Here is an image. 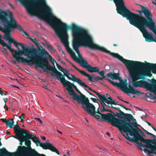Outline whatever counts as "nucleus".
Returning a JSON list of instances; mask_svg holds the SVG:
<instances>
[{
  "label": "nucleus",
  "mask_w": 156,
  "mask_h": 156,
  "mask_svg": "<svg viewBox=\"0 0 156 156\" xmlns=\"http://www.w3.org/2000/svg\"><path fill=\"white\" fill-rule=\"evenodd\" d=\"M61 70L63 72L64 75L66 76L69 73L67 71L64 69L63 70Z\"/></svg>",
  "instance_id": "b1692460"
},
{
  "label": "nucleus",
  "mask_w": 156,
  "mask_h": 156,
  "mask_svg": "<svg viewBox=\"0 0 156 156\" xmlns=\"http://www.w3.org/2000/svg\"><path fill=\"white\" fill-rule=\"evenodd\" d=\"M25 115V114H23L20 117V119L21 120V121H23L24 119V115Z\"/></svg>",
  "instance_id": "bb28decb"
},
{
  "label": "nucleus",
  "mask_w": 156,
  "mask_h": 156,
  "mask_svg": "<svg viewBox=\"0 0 156 156\" xmlns=\"http://www.w3.org/2000/svg\"><path fill=\"white\" fill-rule=\"evenodd\" d=\"M72 66L75 69L78 70V71L82 75L86 76L88 74L86 73L85 71L78 69L77 67L73 64H72Z\"/></svg>",
  "instance_id": "f3484780"
},
{
  "label": "nucleus",
  "mask_w": 156,
  "mask_h": 156,
  "mask_svg": "<svg viewBox=\"0 0 156 156\" xmlns=\"http://www.w3.org/2000/svg\"><path fill=\"white\" fill-rule=\"evenodd\" d=\"M153 82L155 83L156 84H153V86L147 90L153 93L154 94V95L152 94H147V97L146 100L147 101L152 102H155V99H156V80H154Z\"/></svg>",
  "instance_id": "6e6552de"
},
{
  "label": "nucleus",
  "mask_w": 156,
  "mask_h": 156,
  "mask_svg": "<svg viewBox=\"0 0 156 156\" xmlns=\"http://www.w3.org/2000/svg\"><path fill=\"white\" fill-rule=\"evenodd\" d=\"M91 99L94 102L96 100V99H95V98H91Z\"/></svg>",
  "instance_id": "72a5a7b5"
},
{
  "label": "nucleus",
  "mask_w": 156,
  "mask_h": 156,
  "mask_svg": "<svg viewBox=\"0 0 156 156\" xmlns=\"http://www.w3.org/2000/svg\"><path fill=\"white\" fill-rule=\"evenodd\" d=\"M57 131H58V133H60L61 134H62V132H61V131H59L58 130H57Z\"/></svg>",
  "instance_id": "ea45409f"
},
{
  "label": "nucleus",
  "mask_w": 156,
  "mask_h": 156,
  "mask_svg": "<svg viewBox=\"0 0 156 156\" xmlns=\"http://www.w3.org/2000/svg\"><path fill=\"white\" fill-rule=\"evenodd\" d=\"M148 125H149L150 126H151V124H150V123H148Z\"/></svg>",
  "instance_id": "6e6d98bb"
},
{
  "label": "nucleus",
  "mask_w": 156,
  "mask_h": 156,
  "mask_svg": "<svg viewBox=\"0 0 156 156\" xmlns=\"http://www.w3.org/2000/svg\"><path fill=\"white\" fill-rule=\"evenodd\" d=\"M24 141H25V145L28 147L31 148V141L30 140H25Z\"/></svg>",
  "instance_id": "6ab92c4d"
},
{
  "label": "nucleus",
  "mask_w": 156,
  "mask_h": 156,
  "mask_svg": "<svg viewBox=\"0 0 156 156\" xmlns=\"http://www.w3.org/2000/svg\"><path fill=\"white\" fill-rule=\"evenodd\" d=\"M35 119L39 123H40L41 124H42L43 123V122L39 118H35Z\"/></svg>",
  "instance_id": "a878e982"
},
{
  "label": "nucleus",
  "mask_w": 156,
  "mask_h": 156,
  "mask_svg": "<svg viewBox=\"0 0 156 156\" xmlns=\"http://www.w3.org/2000/svg\"><path fill=\"white\" fill-rule=\"evenodd\" d=\"M156 1V0H155Z\"/></svg>",
  "instance_id": "bf43d9fd"
},
{
  "label": "nucleus",
  "mask_w": 156,
  "mask_h": 156,
  "mask_svg": "<svg viewBox=\"0 0 156 156\" xmlns=\"http://www.w3.org/2000/svg\"><path fill=\"white\" fill-rule=\"evenodd\" d=\"M117 12L129 20L130 23L137 27L147 42H156V29L152 14L145 7L140 5V15L131 12L124 5L123 0H114Z\"/></svg>",
  "instance_id": "7ed1b4c3"
},
{
  "label": "nucleus",
  "mask_w": 156,
  "mask_h": 156,
  "mask_svg": "<svg viewBox=\"0 0 156 156\" xmlns=\"http://www.w3.org/2000/svg\"><path fill=\"white\" fill-rule=\"evenodd\" d=\"M102 79L99 77L98 76H96L94 77L95 81L96 80H102Z\"/></svg>",
  "instance_id": "cd10ccee"
},
{
  "label": "nucleus",
  "mask_w": 156,
  "mask_h": 156,
  "mask_svg": "<svg viewBox=\"0 0 156 156\" xmlns=\"http://www.w3.org/2000/svg\"><path fill=\"white\" fill-rule=\"evenodd\" d=\"M67 154H68V155H70V154H69V152H67Z\"/></svg>",
  "instance_id": "c03bdc74"
},
{
  "label": "nucleus",
  "mask_w": 156,
  "mask_h": 156,
  "mask_svg": "<svg viewBox=\"0 0 156 156\" xmlns=\"http://www.w3.org/2000/svg\"><path fill=\"white\" fill-rule=\"evenodd\" d=\"M147 134H148V135H153V134H152V133H149V132H148L147 133Z\"/></svg>",
  "instance_id": "4c0bfd02"
},
{
  "label": "nucleus",
  "mask_w": 156,
  "mask_h": 156,
  "mask_svg": "<svg viewBox=\"0 0 156 156\" xmlns=\"http://www.w3.org/2000/svg\"><path fill=\"white\" fill-rule=\"evenodd\" d=\"M97 94L100 101L101 105L107 106V107L115 108L112 106V105L115 104V102L112 100L111 97H109L107 98L105 96L98 93Z\"/></svg>",
  "instance_id": "423d86ee"
},
{
  "label": "nucleus",
  "mask_w": 156,
  "mask_h": 156,
  "mask_svg": "<svg viewBox=\"0 0 156 156\" xmlns=\"http://www.w3.org/2000/svg\"><path fill=\"white\" fill-rule=\"evenodd\" d=\"M51 62L55 68V69H54L52 71L53 73L56 76L57 79L60 80L61 83V81H62L63 78H64L65 80H65V78L62 75V74L60 72L57 71L55 68L54 62L51 61Z\"/></svg>",
  "instance_id": "f8f14e48"
},
{
  "label": "nucleus",
  "mask_w": 156,
  "mask_h": 156,
  "mask_svg": "<svg viewBox=\"0 0 156 156\" xmlns=\"http://www.w3.org/2000/svg\"><path fill=\"white\" fill-rule=\"evenodd\" d=\"M124 101V102L126 103L127 104H130L129 103L127 102V101Z\"/></svg>",
  "instance_id": "a19ab883"
},
{
  "label": "nucleus",
  "mask_w": 156,
  "mask_h": 156,
  "mask_svg": "<svg viewBox=\"0 0 156 156\" xmlns=\"http://www.w3.org/2000/svg\"><path fill=\"white\" fill-rule=\"evenodd\" d=\"M9 132H7V134H9Z\"/></svg>",
  "instance_id": "603ef678"
},
{
  "label": "nucleus",
  "mask_w": 156,
  "mask_h": 156,
  "mask_svg": "<svg viewBox=\"0 0 156 156\" xmlns=\"http://www.w3.org/2000/svg\"><path fill=\"white\" fill-rule=\"evenodd\" d=\"M2 91V89L1 88H0V91Z\"/></svg>",
  "instance_id": "3c124183"
},
{
  "label": "nucleus",
  "mask_w": 156,
  "mask_h": 156,
  "mask_svg": "<svg viewBox=\"0 0 156 156\" xmlns=\"http://www.w3.org/2000/svg\"><path fill=\"white\" fill-rule=\"evenodd\" d=\"M2 144L1 143V142H0V146H1L2 145Z\"/></svg>",
  "instance_id": "49530a36"
},
{
  "label": "nucleus",
  "mask_w": 156,
  "mask_h": 156,
  "mask_svg": "<svg viewBox=\"0 0 156 156\" xmlns=\"http://www.w3.org/2000/svg\"><path fill=\"white\" fill-rule=\"evenodd\" d=\"M133 85H129V87L131 90H129L128 88H126V90L127 92L136 94H140V92L134 89V87H141L145 88L147 90L149 88L151 87L153 85L148 83L145 81L141 80L139 81L133 83Z\"/></svg>",
  "instance_id": "39448f33"
},
{
  "label": "nucleus",
  "mask_w": 156,
  "mask_h": 156,
  "mask_svg": "<svg viewBox=\"0 0 156 156\" xmlns=\"http://www.w3.org/2000/svg\"><path fill=\"white\" fill-rule=\"evenodd\" d=\"M106 134L108 136H110V134L108 132H107L106 133Z\"/></svg>",
  "instance_id": "58836bf2"
},
{
  "label": "nucleus",
  "mask_w": 156,
  "mask_h": 156,
  "mask_svg": "<svg viewBox=\"0 0 156 156\" xmlns=\"http://www.w3.org/2000/svg\"><path fill=\"white\" fill-rule=\"evenodd\" d=\"M68 78L69 80H72L77 83L78 84L83 87L85 89L90 90V88L82 80L78 79L73 75L68 73L66 76Z\"/></svg>",
  "instance_id": "9b49d317"
},
{
  "label": "nucleus",
  "mask_w": 156,
  "mask_h": 156,
  "mask_svg": "<svg viewBox=\"0 0 156 156\" xmlns=\"http://www.w3.org/2000/svg\"><path fill=\"white\" fill-rule=\"evenodd\" d=\"M48 48L51 51H55V50L53 48L51 45L48 44L47 45Z\"/></svg>",
  "instance_id": "412c9836"
},
{
  "label": "nucleus",
  "mask_w": 156,
  "mask_h": 156,
  "mask_svg": "<svg viewBox=\"0 0 156 156\" xmlns=\"http://www.w3.org/2000/svg\"><path fill=\"white\" fill-rule=\"evenodd\" d=\"M126 118L129 121L131 120V119H134L133 116L131 114H126Z\"/></svg>",
  "instance_id": "4be33fe9"
},
{
  "label": "nucleus",
  "mask_w": 156,
  "mask_h": 156,
  "mask_svg": "<svg viewBox=\"0 0 156 156\" xmlns=\"http://www.w3.org/2000/svg\"><path fill=\"white\" fill-rule=\"evenodd\" d=\"M86 76L88 78V79L90 81L93 82L95 81L94 77L93 76H91L88 74Z\"/></svg>",
  "instance_id": "a211bd4d"
},
{
  "label": "nucleus",
  "mask_w": 156,
  "mask_h": 156,
  "mask_svg": "<svg viewBox=\"0 0 156 156\" xmlns=\"http://www.w3.org/2000/svg\"><path fill=\"white\" fill-rule=\"evenodd\" d=\"M125 108L126 110H129V109L126 108Z\"/></svg>",
  "instance_id": "de8ad7c7"
},
{
  "label": "nucleus",
  "mask_w": 156,
  "mask_h": 156,
  "mask_svg": "<svg viewBox=\"0 0 156 156\" xmlns=\"http://www.w3.org/2000/svg\"><path fill=\"white\" fill-rule=\"evenodd\" d=\"M3 38L6 41H9V42H12L15 41L14 39L12 37L10 33L5 34L3 37Z\"/></svg>",
  "instance_id": "ddd939ff"
},
{
  "label": "nucleus",
  "mask_w": 156,
  "mask_h": 156,
  "mask_svg": "<svg viewBox=\"0 0 156 156\" xmlns=\"http://www.w3.org/2000/svg\"><path fill=\"white\" fill-rule=\"evenodd\" d=\"M1 120L3 122H5L6 124V122L7 121V120H6L5 119H2Z\"/></svg>",
  "instance_id": "c756f323"
},
{
  "label": "nucleus",
  "mask_w": 156,
  "mask_h": 156,
  "mask_svg": "<svg viewBox=\"0 0 156 156\" xmlns=\"http://www.w3.org/2000/svg\"><path fill=\"white\" fill-rule=\"evenodd\" d=\"M42 50L44 51V53H45L48 56V57L49 58L51 59V56L49 55L47 51H46L44 49H43Z\"/></svg>",
  "instance_id": "5701e85b"
},
{
  "label": "nucleus",
  "mask_w": 156,
  "mask_h": 156,
  "mask_svg": "<svg viewBox=\"0 0 156 156\" xmlns=\"http://www.w3.org/2000/svg\"><path fill=\"white\" fill-rule=\"evenodd\" d=\"M23 133H20L18 136L17 139L22 141H24L27 139H32L34 137V135L29 133L27 131L23 130Z\"/></svg>",
  "instance_id": "9d476101"
},
{
  "label": "nucleus",
  "mask_w": 156,
  "mask_h": 156,
  "mask_svg": "<svg viewBox=\"0 0 156 156\" xmlns=\"http://www.w3.org/2000/svg\"><path fill=\"white\" fill-rule=\"evenodd\" d=\"M107 106L101 105V108L100 110L101 112H107L108 110L105 108H107Z\"/></svg>",
  "instance_id": "aec40b11"
},
{
  "label": "nucleus",
  "mask_w": 156,
  "mask_h": 156,
  "mask_svg": "<svg viewBox=\"0 0 156 156\" xmlns=\"http://www.w3.org/2000/svg\"><path fill=\"white\" fill-rule=\"evenodd\" d=\"M107 76L108 77H110L112 80H118L119 81V85L120 86H123L125 87V90L127 92L126 90V88H128L127 86V80H123L120 77L119 74L118 73H110L107 75Z\"/></svg>",
  "instance_id": "1a4fd4ad"
},
{
  "label": "nucleus",
  "mask_w": 156,
  "mask_h": 156,
  "mask_svg": "<svg viewBox=\"0 0 156 156\" xmlns=\"http://www.w3.org/2000/svg\"><path fill=\"white\" fill-rule=\"evenodd\" d=\"M33 141L37 143L38 142L40 144V146L44 149H49L52 152H55L58 154L59 155V153L58 150L54 147V145L50 143H41L38 139L34 136L31 139Z\"/></svg>",
  "instance_id": "0eeeda50"
},
{
  "label": "nucleus",
  "mask_w": 156,
  "mask_h": 156,
  "mask_svg": "<svg viewBox=\"0 0 156 156\" xmlns=\"http://www.w3.org/2000/svg\"><path fill=\"white\" fill-rule=\"evenodd\" d=\"M20 141V144L21 145H22V143L23 142V141H20V140H19Z\"/></svg>",
  "instance_id": "79ce46f5"
},
{
  "label": "nucleus",
  "mask_w": 156,
  "mask_h": 156,
  "mask_svg": "<svg viewBox=\"0 0 156 156\" xmlns=\"http://www.w3.org/2000/svg\"><path fill=\"white\" fill-rule=\"evenodd\" d=\"M138 130H139V131H140V132H143V131H142V130H140V129H139Z\"/></svg>",
  "instance_id": "a18cd8bd"
},
{
  "label": "nucleus",
  "mask_w": 156,
  "mask_h": 156,
  "mask_svg": "<svg viewBox=\"0 0 156 156\" xmlns=\"http://www.w3.org/2000/svg\"><path fill=\"white\" fill-rule=\"evenodd\" d=\"M86 121H87V122H88V121H87V119L86 120Z\"/></svg>",
  "instance_id": "4d7b16f0"
},
{
  "label": "nucleus",
  "mask_w": 156,
  "mask_h": 156,
  "mask_svg": "<svg viewBox=\"0 0 156 156\" xmlns=\"http://www.w3.org/2000/svg\"><path fill=\"white\" fill-rule=\"evenodd\" d=\"M2 92V91H0V94H1V93H2L1 92Z\"/></svg>",
  "instance_id": "09e8293b"
},
{
  "label": "nucleus",
  "mask_w": 156,
  "mask_h": 156,
  "mask_svg": "<svg viewBox=\"0 0 156 156\" xmlns=\"http://www.w3.org/2000/svg\"><path fill=\"white\" fill-rule=\"evenodd\" d=\"M153 129L156 132V129L154 127L151 126Z\"/></svg>",
  "instance_id": "e433bc0d"
},
{
  "label": "nucleus",
  "mask_w": 156,
  "mask_h": 156,
  "mask_svg": "<svg viewBox=\"0 0 156 156\" xmlns=\"http://www.w3.org/2000/svg\"><path fill=\"white\" fill-rule=\"evenodd\" d=\"M109 81L111 84H112L113 85H114V86L116 85V83L115 82H113V81H112V80H109Z\"/></svg>",
  "instance_id": "c85d7f7f"
},
{
  "label": "nucleus",
  "mask_w": 156,
  "mask_h": 156,
  "mask_svg": "<svg viewBox=\"0 0 156 156\" xmlns=\"http://www.w3.org/2000/svg\"><path fill=\"white\" fill-rule=\"evenodd\" d=\"M12 62L13 64H15V65H16V62L15 61H14V60H13V61H12Z\"/></svg>",
  "instance_id": "473e14b6"
},
{
  "label": "nucleus",
  "mask_w": 156,
  "mask_h": 156,
  "mask_svg": "<svg viewBox=\"0 0 156 156\" xmlns=\"http://www.w3.org/2000/svg\"><path fill=\"white\" fill-rule=\"evenodd\" d=\"M12 86L14 87H16L17 88H19V87L18 86H15V85H11Z\"/></svg>",
  "instance_id": "f704fd0d"
},
{
  "label": "nucleus",
  "mask_w": 156,
  "mask_h": 156,
  "mask_svg": "<svg viewBox=\"0 0 156 156\" xmlns=\"http://www.w3.org/2000/svg\"><path fill=\"white\" fill-rule=\"evenodd\" d=\"M56 64H57V67L58 68V69L62 71V70H63V69H64L61 66H59V65H58V64H57V63H56Z\"/></svg>",
  "instance_id": "393cba45"
},
{
  "label": "nucleus",
  "mask_w": 156,
  "mask_h": 156,
  "mask_svg": "<svg viewBox=\"0 0 156 156\" xmlns=\"http://www.w3.org/2000/svg\"><path fill=\"white\" fill-rule=\"evenodd\" d=\"M41 19L44 20L52 27L71 57L74 61L79 63L81 66L86 69L89 72L98 73L103 77H105L104 70L99 72V69L98 67H92L83 59L79 50V48L81 46L109 53L113 57L118 59L123 62L119 59V56L121 57V56L117 53H111L105 48L94 43L92 37L86 30L73 23L72 27L73 38V46L79 57L81 59L80 60L69 46L68 35L67 33L68 26L66 24L62 22L60 19L57 18L52 12H41Z\"/></svg>",
  "instance_id": "f257e3e1"
},
{
  "label": "nucleus",
  "mask_w": 156,
  "mask_h": 156,
  "mask_svg": "<svg viewBox=\"0 0 156 156\" xmlns=\"http://www.w3.org/2000/svg\"><path fill=\"white\" fill-rule=\"evenodd\" d=\"M144 114H145V115H143L144 116H146V114L145 113H144Z\"/></svg>",
  "instance_id": "8fccbe9b"
},
{
  "label": "nucleus",
  "mask_w": 156,
  "mask_h": 156,
  "mask_svg": "<svg viewBox=\"0 0 156 156\" xmlns=\"http://www.w3.org/2000/svg\"><path fill=\"white\" fill-rule=\"evenodd\" d=\"M8 153H9V152L5 148H3L2 149H0V155L4 156V154Z\"/></svg>",
  "instance_id": "dca6fc26"
},
{
  "label": "nucleus",
  "mask_w": 156,
  "mask_h": 156,
  "mask_svg": "<svg viewBox=\"0 0 156 156\" xmlns=\"http://www.w3.org/2000/svg\"><path fill=\"white\" fill-rule=\"evenodd\" d=\"M3 100L6 103L7 101V99L6 98H4L3 99Z\"/></svg>",
  "instance_id": "c9c22d12"
},
{
  "label": "nucleus",
  "mask_w": 156,
  "mask_h": 156,
  "mask_svg": "<svg viewBox=\"0 0 156 156\" xmlns=\"http://www.w3.org/2000/svg\"><path fill=\"white\" fill-rule=\"evenodd\" d=\"M10 78L11 80H13V79H12V78Z\"/></svg>",
  "instance_id": "864d4df0"
},
{
  "label": "nucleus",
  "mask_w": 156,
  "mask_h": 156,
  "mask_svg": "<svg viewBox=\"0 0 156 156\" xmlns=\"http://www.w3.org/2000/svg\"><path fill=\"white\" fill-rule=\"evenodd\" d=\"M114 46H117V45H115V44H114Z\"/></svg>",
  "instance_id": "5fc2aeb1"
},
{
  "label": "nucleus",
  "mask_w": 156,
  "mask_h": 156,
  "mask_svg": "<svg viewBox=\"0 0 156 156\" xmlns=\"http://www.w3.org/2000/svg\"><path fill=\"white\" fill-rule=\"evenodd\" d=\"M45 89H46V87H44Z\"/></svg>",
  "instance_id": "13d9d810"
},
{
  "label": "nucleus",
  "mask_w": 156,
  "mask_h": 156,
  "mask_svg": "<svg viewBox=\"0 0 156 156\" xmlns=\"http://www.w3.org/2000/svg\"><path fill=\"white\" fill-rule=\"evenodd\" d=\"M119 59L126 65V67L133 80H137L145 76H151L150 69L151 68L153 73L156 74V64L144 63L124 59L119 56Z\"/></svg>",
  "instance_id": "20e7f679"
},
{
  "label": "nucleus",
  "mask_w": 156,
  "mask_h": 156,
  "mask_svg": "<svg viewBox=\"0 0 156 156\" xmlns=\"http://www.w3.org/2000/svg\"><path fill=\"white\" fill-rule=\"evenodd\" d=\"M35 153L37 155H41L42 156H45L44 155L42 154L41 155H40V154L38 153L37 152L35 151Z\"/></svg>",
  "instance_id": "7c9ffc66"
},
{
  "label": "nucleus",
  "mask_w": 156,
  "mask_h": 156,
  "mask_svg": "<svg viewBox=\"0 0 156 156\" xmlns=\"http://www.w3.org/2000/svg\"><path fill=\"white\" fill-rule=\"evenodd\" d=\"M14 122L13 119H10L7 120L6 122V126L8 127L12 128L14 125Z\"/></svg>",
  "instance_id": "2eb2a0df"
},
{
  "label": "nucleus",
  "mask_w": 156,
  "mask_h": 156,
  "mask_svg": "<svg viewBox=\"0 0 156 156\" xmlns=\"http://www.w3.org/2000/svg\"><path fill=\"white\" fill-rule=\"evenodd\" d=\"M1 94L2 95H5V94H4L3 93V92H1Z\"/></svg>",
  "instance_id": "37998d69"
},
{
  "label": "nucleus",
  "mask_w": 156,
  "mask_h": 156,
  "mask_svg": "<svg viewBox=\"0 0 156 156\" xmlns=\"http://www.w3.org/2000/svg\"><path fill=\"white\" fill-rule=\"evenodd\" d=\"M41 138L42 140H45L46 139V137L44 136H41Z\"/></svg>",
  "instance_id": "2f4dec72"
},
{
  "label": "nucleus",
  "mask_w": 156,
  "mask_h": 156,
  "mask_svg": "<svg viewBox=\"0 0 156 156\" xmlns=\"http://www.w3.org/2000/svg\"><path fill=\"white\" fill-rule=\"evenodd\" d=\"M14 129V130L15 133H16V136L17 137V138H18V134L20 133H23V130L22 129L21 131L20 130L21 129L19 127V126L17 125L15 126L13 128ZM17 139V138H16Z\"/></svg>",
  "instance_id": "4468645a"
},
{
  "label": "nucleus",
  "mask_w": 156,
  "mask_h": 156,
  "mask_svg": "<svg viewBox=\"0 0 156 156\" xmlns=\"http://www.w3.org/2000/svg\"><path fill=\"white\" fill-rule=\"evenodd\" d=\"M62 84L65 87L68 91L70 98L76 101L78 104L82 105V107L89 114L91 115H95L97 119H102L106 122H111L112 125L117 127L122 132L126 133V138L131 141H135L140 140L145 145L141 143L138 144L140 147H145L149 154H151V140L146 139L138 134V130L134 128L130 123L122 119H118L115 117L111 113L102 114L99 112L95 111V107L89 102L86 97L82 94L76 87L68 81H66L63 78L61 81Z\"/></svg>",
  "instance_id": "f03ea898"
}]
</instances>
